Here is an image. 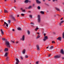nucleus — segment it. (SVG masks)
<instances>
[{
	"label": "nucleus",
	"instance_id": "obj_44",
	"mask_svg": "<svg viewBox=\"0 0 64 64\" xmlns=\"http://www.w3.org/2000/svg\"><path fill=\"white\" fill-rule=\"evenodd\" d=\"M44 36H46V34L44 33Z\"/></svg>",
	"mask_w": 64,
	"mask_h": 64
},
{
	"label": "nucleus",
	"instance_id": "obj_11",
	"mask_svg": "<svg viewBox=\"0 0 64 64\" xmlns=\"http://www.w3.org/2000/svg\"><path fill=\"white\" fill-rule=\"evenodd\" d=\"M8 54V52H6L4 54V57H7Z\"/></svg>",
	"mask_w": 64,
	"mask_h": 64
},
{
	"label": "nucleus",
	"instance_id": "obj_15",
	"mask_svg": "<svg viewBox=\"0 0 64 64\" xmlns=\"http://www.w3.org/2000/svg\"><path fill=\"white\" fill-rule=\"evenodd\" d=\"M55 8L56 9V10H57V11H60V10H59V8Z\"/></svg>",
	"mask_w": 64,
	"mask_h": 64
},
{
	"label": "nucleus",
	"instance_id": "obj_1",
	"mask_svg": "<svg viewBox=\"0 0 64 64\" xmlns=\"http://www.w3.org/2000/svg\"><path fill=\"white\" fill-rule=\"evenodd\" d=\"M5 44L7 47L8 48H10V44L9 42L8 41H5Z\"/></svg>",
	"mask_w": 64,
	"mask_h": 64
},
{
	"label": "nucleus",
	"instance_id": "obj_40",
	"mask_svg": "<svg viewBox=\"0 0 64 64\" xmlns=\"http://www.w3.org/2000/svg\"><path fill=\"white\" fill-rule=\"evenodd\" d=\"M20 58L22 60H23V58L22 56H20Z\"/></svg>",
	"mask_w": 64,
	"mask_h": 64
},
{
	"label": "nucleus",
	"instance_id": "obj_14",
	"mask_svg": "<svg viewBox=\"0 0 64 64\" xmlns=\"http://www.w3.org/2000/svg\"><path fill=\"white\" fill-rule=\"evenodd\" d=\"M16 62H18V63H19V60H18V58L16 59Z\"/></svg>",
	"mask_w": 64,
	"mask_h": 64
},
{
	"label": "nucleus",
	"instance_id": "obj_3",
	"mask_svg": "<svg viewBox=\"0 0 64 64\" xmlns=\"http://www.w3.org/2000/svg\"><path fill=\"white\" fill-rule=\"evenodd\" d=\"M10 18H12V20H13L14 21H16V18H14V16H13V15H10Z\"/></svg>",
	"mask_w": 64,
	"mask_h": 64
},
{
	"label": "nucleus",
	"instance_id": "obj_6",
	"mask_svg": "<svg viewBox=\"0 0 64 64\" xmlns=\"http://www.w3.org/2000/svg\"><path fill=\"white\" fill-rule=\"evenodd\" d=\"M62 38L61 37H59L57 38L58 40H60V41H61V39Z\"/></svg>",
	"mask_w": 64,
	"mask_h": 64
},
{
	"label": "nucleus",
	"instance_id": "obj_23",
	"mask_svg": "<svg viewBox=\"0 0 64 64\" xmlns=\"http://www.w3.org/2000/svg\"><path fill=\"white\" fill-rule=\"evenodd\" d=\"M32 7V6H30L28 8V9H30V8H31Z\"/></svg>",
	"mask_w": 64,
	"mask_h": 64
},
{
	"label": "nucleus",
	"instance_id": "obj_64",
	"mask_svg": "<svg viewBox=\"0 0 64 64\" xmlns=\"http://www.w3.org/2000/svg\"><path fill=\"white\" fill-rule=\"evenodd\" d=\"M5 1H7V0H4Z\"/></svg>",
	"mask_w": 64,
	"mask_h": 64
},
{
	"label": "nucleus",
	"instance_id": "obj_22",
	"mask_svg": "<svg viewBox=\"0 0 64 64\" xmlns=\"http://www.w3.org/2000/svg\"><path fill=\"white\" fill-rule=\"evenodd\" d=\"M5 51H8V48H6L4 49Z\"/></svg>",
	"mask_w": 64,
	"mask_h": 64
},
{
	"label": "nucleus",
	"instance_id": "obj_27",
	"mask_svg": "<svg viewBox=\"0 0 64 64\" xmlns=\"http://www.w3.org/2000/svg\"><path fill=\"white\" fill-rule=\"evenodd\" d=\"M44 38L46 39H48L47 36H44Z\"/></svg>",
	"mask_w": 64,
	"mask_h": 64
},
{
	"label": "nucleus",
	"instance_id": "obj_54",
	"mask_svg": "<svg viewBox=\"0 0 64 64\" xmlns=\"http://www.w3.org/2000/svg\"><path fill=\"white\" fill-rule=\"evenodd\" d=\"M0 52H3V50H0Z\"/></svg>",
	"mask_w": 64,
	"mask_h": 64
},
{
	"label": "nucleus",
	"instance_id": "obj_26",
	"mask_svg": "<svg viewBox=\"0 0 64 64\" xmlns=\"http://www.w3.org/2000/svg\"><path fill=\"white\" fill-rule=\"evenodd\" d=\"M25 58H28V55H26L25 56Z\"/></svg>",
	"mask_w": 64,
	"mask_h": 64
},
{
	"label": "nucleus",
	"instance_id": "obj_45",
	"mask_svg": "<svg viewBox=\"0 0 64 64\" xmlns=\"http://www.w3.org/2000/svg\"><path fill=\"white\" fill-rule=\"evenodd\" d=\"M57 0H53L52 1L53 2H54V1H57Z\"/></svg>",
	"mask_w": 64,
	"mask_h": 64
},
{
	"label": "nucleus",
	"instance_id": "obj_62",
	"mask_svg": "<svg viewBox=\"0 0 64 64\" xmlns=\"http://www.w3.org/2000/svg\"><path fill=\"white\" fill-rule=\"evenodd\" d=\"M56 15H55L54 16V17H56Z\"/></svg>",
	"mask_w": 64,
	"mask_h": 64
},
{
	"label": "nucleus",
	"instance_id": "obj_12",
	"mask_svg": "<svg viewBox=\"0 0 64 64\" xmlns=\"http://www.w3.org/2000/svg\"><path fill=\"white\" fill-rule=\"evenodd\" d=\"M22 53L23 54H25V50L24 49L22 51Z\"/></svg>",
	"mask_w": 64,
	"mask_h": 64
},
{
	"label": "nucleus",
	"instance_id": "obj_8",
	"mask_svg": "<svg viewBox=\"0 0 64 64\" xmlns=\"http://www.w3.org/2000/svg\"><path fill=\"white\" fill-rule=\"evenodd\" d=\"M36 1L37 3H38V4H40L41 3V2H40L38 0H36Z\"/></svg>",
	"mask_w": 64,
	"mask_h": 64
},
{
	"label": "nucleus",
	"instance_id": "obj_56",
	"mask_svg": "<svg viewBox=\"0 0 64 64\" xmlns=\"http://www.w3.org/2000/svg\"><path fill=\"white\" fill-rule=\"evenodd\" d=\"M14 3H15V2H16V0H14Z\"/></svg>",
	"mask_w": 64,
	"mask_h": 64
},
{
	"label": "nucleus",
	"instance_id": "obj_43",
	"mask_svg": "<svg viewBox=\"0 0 64 64\" xmlns=\"http://www.w3.org/2000/svg\"><path fill=\"white\" fill-rule=\"evenodd\" d=\"M19 62H16V64H18V63H19Z\"/></svg>",
	"mask_w": 64,
	"mask_h": 64
},
{
	"label": "nucleus",
	"instance_id": "obj_46",
	"mask_svg": "<svg viewBox=\"0 0 64 64\" xmlns=\"http://www.w3.org/2000/svg\"><path fill=\"white\" fill-rule=\"evenodd\" d=\"M62 59H63V60L64 59V57H62Z\"/></svg>",
	"mask_w": 64,
	"mask_h": 64
},
{
	"label": "nucleus",
	"instance_id": "obj_17",
	"mask_svg": "<svg viewBox=\"0 0 64 64\" xmlns=\"http://www.w3.org/2000/svg\"><path fill=\"white\" fill-rule=\"evenodd\" d=\"M4 13H7L8 12V11H7V10H6L5 9H4Z\"/></svg>",
	"mask_w": 64,
	"mask_h": 64
},
{
	"label": "nucleus",
	"instance_id": "obj_33",
	"mask_svg": "<svg viewBox=\"0 0 64 64\" xmlns=\"http://www.w3.org/2000/svg\"><path fill=\"white\" fill-rule=\"evenodd\" d=\"M30 17L31 18H32V15H30Z\"/></svg>",
	"mask_w": 64,
	"mask_h": 64
},
{
	"label": "nucleus",
	"instance_id": "obj_16",
	"mask_svg": "<svg viewBox=\"0 0 64 64\" xmlns=\"http://www.w3.org/2000/svg\"><path fill=\"white\" fill-rule=\"evenodd\" d=\"M9 59L8 58V57H7L6 58V61H9Z\"/></svg>",
	"mask_w": 64,
	"mask_h": 64
},
{
	"label": "nucleus",
	"instance_id": "obj_29",
	"mask_svg": "<svg viewBox=\"0 0 64 64\" xmlns=\"http://www.w3.org/2000/svg\"><path fill=\"white\" fill-rule=\"evenodd\" d=\"M2 40L3 41H4V40H6V39L5 38H2Z\"/></svg>",
	"mask_w": 64,
	"mask_h": 64
},
{
	"label": "nucleus",
	"instance_id": "obj_31",
	"mask_svg": "<svg viewBox=\"0 0 64 64\" xmlns=\"http://www.w3.org/2000/svg\"><path fill=\"white\" fill-rule=\"evenodd\" d=\"M48 57H50L51 56V54H49L48 55Z\"/></svg>",
	"mask_w": 64,
	"mask_h": 64
},
{
	"label": "nucleus",
	"instance_id": "obj_20",
	"mask_svg": "<svg viewBox=\"0 0 64 64\" xmlns=\"http://www.w3.org/2000/svg\"><path fill=\"white\" fill-rule=\"evenodd\" d=\"M40 13H41V14H44V12L43 11H41L40 12Z\"/></svg>",
	"mask_w": 64,
	"mask_h": 64
},
{
	"label": "nucleus",
	"instance_id": "obj_61",
	"mask_svg": "<svg viewBox=\"0 0 64 64\" xmlns=\"http://www.w3.org/2000/svg\"><path fill=\"white\" fill-rule=\"evenodd\" d=\"M37 34H39H39H39V32H37Z\"/></svg>",
	"mask_w": 64,
	"mask_h": 64
},
{
	"label": "nucleus",
	"instance_id": "obj_51",
	"mask_svg": "<svg viewBox=\"0 0 64 64\" xmlns=\"http://www.w3.org/2000/svg\"><path fill=\"white\" fill-rule=\"evenodd\" d=\"M17 17H19V15H18Z\"/></svg>",
	"mask_w": 64,
	"mask_h": 64
},
{
	"label": "nucleus",
	"instance_id": "obj_58",
	"mask_svg": "<svg viewBox=\"0 0 64 64\" xmlns=\"http://www.w3.org/2000/svg\"><path fill=\"white\" fill-rule=\"evenodd\" d=\"M28 12L29 13H30L31 12L30 11H28Z\"/></svg>",
	"mask_w": 64,
	"mask_h": 64
},
{
	"label": "nucleus",
	"instance_id": "obj_39",
	"mask_svg": "<svg viewBox=\"0 0 64 64\" xmlns=\"http://www.w3.org/2000/svg\"><path fill=\"white\" fill-rule=\"evenodd\" d=\"M54 43H55V42L54 41H52V43H54Z\"/></svg>",
	"mask_w": 64,
	"mask_h": 64
},
{
	"label": "nucleus",
	"instance_id": "obj_42",
	"mask_svg": "<svg viewBox=\"0 0 64 64\" xmlns=\"http://www.w3.org/2000/svg\"><path fill=\"white\" fill-rule=\"evenodd\" d=\"M63 22H64V20H62V21H61V22H60V23H63Z\"/></svg>",
	"mask_w": 64,
	"mask_h": 64
},
{
	"label": "nucleus",
	"instance_id": "obj_37",
	"mask_svg": "<svg viewBox=\"0 0 64 64\" xmlns=\"http://www.w3.org/2000/svg\"><path fill=\"white\" fill-rule=\"evenodd\" d=\"M62 38H64V35H62Z\"/></svg>",
	"mask_w": 64,
	"mask_h": 64
},
{
	"label": "nucleus",
	"instance_id": "obj_24",
	"mask_svg": "<svg viewBox=\"0 0 64 64\" xmlns=\"http://www.w3.org/2000/svg\"><path fill=\"white\" fill-rule=\"evenodd\" d=\"M37 9H38V10H40V7L39 6H38L37 7Z\"/></svg>",
	"mask_w": 64,
	"mask_h": 64
},
{
	"label": "nucleus",
	"instance_id": "obj_34",
	"mask_svg": "<svg viewBox=\"0 0 64 64\" xmlns=\"http://www.w3.org/2000/svg\"><path fill=\"white\" fill-rule=\"evenodd\" d=\"M38 63H39V62L38 61L36 62V64H38Z\"/></svg>",
	"mask_w": 64,
	"mask_h": 64
},
{
	"label": "nucleus",
	"instance_id": "obj_32",
	"mask_svg": "<svg viewBox=\"0 0 64 64\" xmlns=\"http://www.w3.org/2000/svg\"><path fill=\"white\" fill-rule=\"evenodd\" d=\"M30 24H31L32 25H34V23L33 22H31L30 23Z\"/></svg>",
	"mask_w": 64,
	"mask_h": 64
},
{
	"label": "nucleus",
	"instance_id": "obj_13",
	"mask_svg": "<svg viewBox=\"0 0 64 64\" xmlns=\"http://www.w3.org/2000/svg\"><path fill=\"white\" fill-rule=\"evenodd\" d=\"M18 30H19V31H21V28L20 27H18L17 28Z\"/></svg>",
	"mask_w": 64,
	"mask_h": 64
},
{
	"label": "nucleus",
	"instance_id": "obj_57",
	"mask_svg": "<svg viewBox=\"0 0 64 64\" xmlns=\"http://www.w3.org/2000/svg\"><path fill=\"white\" fill-rule=\"evenodd\" d=\"M43 2H45V0H42Z\"/></svg>",
	"mask_w": 64,
	"mask_h": 64
},
{
	"label": "nucleus",
	"instance_id": "obj_7",
	"mask_svg": "<svg viewBox=\"0 0 64 64\" xmlns=\"http://www.w3.org/2000/svg\"><path fill=\"white\" fill-rule=\"evenodd\" d=\"M6 24V27H8V24H7V23H6V22H4V26H5V24Z\"/></svg>",
	"mask_w": 64,
	"mask_h": 64
},
{
	"label": "nucleus",
	"instance_id": "obj_50",
	"mask_svg": "<svg viewBox=\"0 0 64 64\" xmlns=\"http://www.w3.org/2000/svg\"><path fill=\"white\" fill-rule=\"evenodd\" d=\"M18 43V42H16V44H17V43Z\"/></svg>",
	"mask_w": 64,
	"mask_h": 64
},
{
	"label": "nucleus",
	"instance_id": "obj_55",
	"mask_svg": "<svg viewBox=\"0 0 64 64\" xmlns=\"http://www.w3.org/2000/svg\"><path fill=\"white\" fill-rule=\"evenodd\" d=\"M33 6H35V4H33Z\"/></svg>",
	"mask_w": 64,
	"mask_h": 64
},
{
	"label": "nucleus",
	"instance_id": "obj_38",
	"mask_svg": "<svg viewBox=\"0 0 64 64\" xmlns=\"http://www.w3.org/2000/svg\"><path fill=\"white\" fill-rule=\"evenodd\" d=\"M22 12H25V10H22Z\"/></svg>",
	"mask_w": 64,
	"mask_h": 64
},
{
	"label": "nucleus",
	"instance_id": "obj_21",
	"mask_svg": "<svg viewBox=\"0 0 64 64\" xmlns=\"http://www.w3.org/2000/svg\"><path fill=\"white\" fill-rule=\"evenodd\" d=\"M54 47H53V46H51L50 48V50L51 49H52V48H53Z\"/></svg>",
	"mask_w": 64,
	"mask_h": 64
},
{
	"label": "nucleus",
	"instance_id": "obj_35",
	"mask_svg": "<svg viewBox=\"0 0 64 64\" xmlns=\"http://www.w3.org/2000/svg\"><path fill=\"white\" fill-rule=\"evenodd\" d=\"M46 39L44 38L43 40L44 41H46Z\"/></svg>",
	"mask_w": 64,
	"mask_h": 64
},
{
	"label": "nucleus",
	"instance_id": "obj_63",
	"mask_svg": "<svg viewBox=\"0 0 64 64\" xmlns=\"http://www.w3.org/2000/svg\"><path fill=\"white\" fill-rule=\"evenodd\" d=\"M48 48V47H47L46 48Z\"/></svg>",
	"mask_w": 64,
	"mask_h": 64
},
{
	"label": "nucleus",
	"instance_id": "obj_28",
	"mask_svg": "<svg viewBox=\"0 0 64 64\" xmlns=\"http://www.w3.org/2000/svg\"><path fill=\"white\" fill-rule=\"evenodd\" d=\"M40 37V36L39 35H38L37 37L36 38H39Z\"/></svg>",
	"mask_w": 64,
	"mask_h": 64
},
{
	"label": "nucleus",
	"instance_id": "obj_5",
	"mask_svg": "<svg viewBox=\"0 0 64 64\" xmlns=\"http://www.w3.org/2000/svg\"><path fill=\"white\" fill-rule=\"evenodd\" d=\"M60 52L61 54H63V55L64 54V50H63L62 49L60 50Z\"/></svg>",
	"mask_w": 64,
	"mask_h": 64
},
{
	"label": "nucleus",
	"instance_id": "obj_36",
	"mask_svg": "<svg viewBox=\"0 0 64 64\" xmlns=\"http://www.w3.org/2000/svg\"><path fill=\"white\" fill-rule=\"evenodd\" d=\"M21 15H22V16H23L24 15V14H21Z\"/></svg>",
	"mask_w": 64,
	"mask_h": 64
},
{
	"label": "nucleus",
	"instance_id": "obj_52",
	"mask_svg": "<svg viewBox=\"0 0 64 64\" xmlns=\"http://www.w3.org/2000/svg\"><path fill=\"white\" fill-rule=\"evenodd\" d=\"M35 31H37V30L36 28H35Z\"/></svg>",
	"mask_w": 64,
	"mask_h": 64
},
{
	"label": "nucleus",
	"instance_id": "obj_9",
	"mask_svg": "<svg viewBox=\"0 0 64 64\" xmlns=\"http://www.w3.org/2000/svg\"><path fill=\"white\" fill-rule=\"evenodd\" d=\"M2 30H3V29H0V31L2 35L4 34V32H3V31Z\"/></svg>",
	"mask_w": 64,
	"mask_h": 64
},
{
	"label": "nucleus",
	"instance_id": "obj_60",
	"mask_svg": "<svg viewBox=\"0 0 64 64\" xmlns=\"http://www.w3.org/2000/svg\"><path fill=\"white\" fill-rule=\"evenodd\" d=\"M14 7L15 9H16V7L14 6Z\"/></svg>",
	"mask_w": 64,
	"mask_h": 64
},
{
	"label": "nucleus",
	"instance_id": "obj_30",
	"mask_svg": "<svg viewBox=\"0 0 64 64\" xmlns=\"http://www.w3.org/2000/svg\"><path fill=\"white\" fill-rule=\"evenodd\" d=\"M8 21L9 24H10V23H11V21L10 20H8Z\"/></svg>",
	"mask_w": 64,
	"mask_h": 64
},
{
	"label": "nucleus",
	"instance_id": "obj_41",
	"mask_svg": "<svg viewBox=\"0 0 64 64\" xmlns=\"http://www.w3.org/2000/svg\"><path fill=\"white\" fill-rule=\"evenodd\" d=\"M11 42H12V43H15V42H14L12 40L11 41Z\"/></svg>",
	"mask_w": 64,
	"mask_h": 64
},
{
	"label": "nucleus",
	"instance_id": "obj_49",
	"mask_svg": "<svg viewBox=\"0 0 64 64\" xmlns=\"http://www.w3.org/2000/svg\"><path fill=\"white\" fill-rule=\"evenodd\" d=\"M64 35V32L63 33L62 35Z\"/></svg>",
	"mask_w": 64,
	"mask_h": 64
},
{
	"label": "nucleus",
	"instance_id": "obj_2",
	"mask_svg": "<svg viewBox=\"0 0 64 64\" xmlns=\"http://www.w3.org/2000/svg\"><path fill=\"white\" fill-rule=\"evenodd\" d=\"M61 57V55H57L54 56V58L55 59H57V58H59Z\"/></svg>",
	"mask_w": 64,
	"mask_h": 64
},
{
	"label": "nucleus",
	"instance_id": "obj_19",
	"mask_svg": "<svg viewBox=\"0 0 64 64\" xmlns=\"http://www.w3.org/2000/svg\"><path fill=\"white\" fill-rule=\"evenodd\" d=\"M27 33L28 34V35H30V32L29 31V30H27Z\"/></svg>",
	"mask_w": 64,
	"mask_h": 64
},
{
	"label": "nucleus",
	"instance_id": "obj_10",
	"mask_svg": "<svg viewBox=\"0 0 64 64\" xmlns=\"http://www.w3.org/2000/svg\"><path fill=\"white\" fill-rule=\"evenodd\" d=\"M36 47H37V49L38 50H39L40 49L39 48V45L38 44L36 46Z\"/></svg>",
	"mask_w": 64,
	"mask_h": 64
},
{
	"label": "nucleus",
	"instance_id": "obj_4",
	"mask_svg": "<svg viewBox=\"0 0 64 64\" xmlns=\"http://www.w3.org/2000/svg\"><path fill=\"white\" fill-rule=\"evenodd\" d=\"M41 20H40V15H38V23H40Z\"/></svg>",
	"mask_w": 64,
	"mask_h": 64
},
{
	"label": "nucleus",
	"instance_id": "obj_47",
	"mask_svg": "<svg viewBox=\"0 0 64 64\" xmlns=\"http://www.w3.org/2000/svg\"><path fill=\"white\" fill-rule=\"evenodd\" d=\"M12 30L13 31H15V30H14V29H13Z\"/></svg>",
	"mask_w": 64,
	"mask_h": 64
},
{
	"label": "nucleus",
	"instance_id": "obj_59",
	"mask_svg": "<svg viewBox=\"0 0 64 64\" xmlns=\"http://www.w3.org/2000/svg\"><path fill=\"white\" fill-rule=\"evenodd\" d=\"M21 10H23V8H20Z\"/></svg>",
	"mask_w": 64,
	"mask_h": 64
},
{
	"label": "nucleus",
	"instance_id": "obj_53",
	"mask_svg": "<svg viewBox=\"0 0 64 64\" xmlns=\"http://www.w3.org/2000/svg\"><path fill=\"white\" fill-rule=\"evenodd\" d=\"M63 18H62L60 19V20H62V19H63Z\"/></svg>",
	"mask_w": 64,
	"mask_h": 64
},
{
	"label": "nucleus",
	"instance_id": "obj_18",
	"mask_svg": "<svg viewBox=\"0 0 64 64\" xmlns=\"http://www.w3.org/2000/svg\"><path fill=\"white\" fill-rule=\"evenodd\" d=\"M24 35H23L22 37V40H23V41H24Z\"/></svg>",
	"mask_w": 64,
	"mask_h": 64
},
{
	"label": "nucleus",
	"instance_id": "obj_25",
	"mask_svg": "<svg viewBox=\"0 0 64 64\" xmlns=\"http://www.w3.org/2000/svg\"><path fill=\"white\" fill-rule=\"evenodd\" d=\"M28 1L29 0H25V3H28Z\"/></svg>",
	"mask_w": 64,
	"mask_h": 64
},
{
	"label": "nucleus",
	"instance_id": "obj_48",
	"mask_svg": "<svg viewBox=\"0 0 64 64\" xmlns=\"http://www.w3.org/2000/svg\"><path fill=\"white\" fill-rule=\"evenodd\" d=\"M38 27L36 28V29L37 30H38Z\"/></svg>",
	"mask_w": 64,
	"mask_h": 64
}]
</instances>
